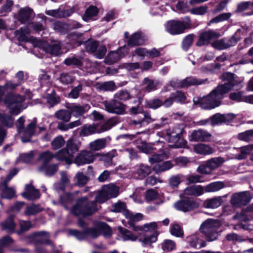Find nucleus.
I'll return each mask as SVG.
<instances>
[{"instance_id":"69168bd1","label":"nucleus","mask_w":253,"mask_h":253,"mask_svg":"<svg viewBox=\"0 0 253 253\" xmlns=\"http://www.w3.org/2000/svg\"><path fill=\"white\" fill-rule=\"evenodd\" d=\"M158 235L159 232L157 231H155L152 234L145 236L142 241L144 244L151 245L157 241Z\"/></svg>"},{"instance_id":"0e129e2a","label":"nucleus","mask_w":253,"mask_h":253,"mask_svg":"<svg viewBox=\"0 0 253 253\" xmlns=\"http://www.w3.org/2000/svg\"><path fill=\"white\" fill-rule=\"evenodd\" d=\"M175 7L178 12L180 13H186L190 12V9L188 6L187 2L184 0L178 1L175 5Z\"/></svg>"},{"instance_id":"c756f323","label":"nucleus","mask_w":253,"mask_h":253,"mask_svg":"<svg viewBox=\"0 0 253 253\" xmlns=\"http://www.w3.org/2000/svg\"><path fill=\"white\" fill-rule=\"evenodd\" d=\"M183 129H181L179 132L173 134V133L169 134V138L171 142L174 143L175 147H184L187 144V141L182 139L183 141L182 143H178L179 141L181 139Z\"/></svg>"},{"instance_id":"7ed1b4c3","label":"nucleus","mask_w":253,"mask_h":253,"mask_svg":"<svg viewBox=\"0 0 253 253\" xmlns=\"http://www.w3.org/2000/svg\"><path fill=\"white\" fill-rule=\"evenodd\" d=\"M191 20L189 16H186L184 21L171 20L167 22L166 31L171 35H179L184 33L185 30L190 29Z\"/></svg>"},{"instance_id":"f03ea898","label":"nucleus","mask_w":253,"mask_h":253,"mask_svg":"<svg viewBox=\"0 0 253 253\" xmlns=\"http://www.w3.org/2000/svg\"><path fill=\"white\" fill-rule=\"evenodd\" d=\"M131 98V96L126 90H120L114 95L113 99L105 103L106 110L109 113L123 114L125 112L126 105L118 100L125 101Z\"/></svg>"},{"instance_id":"aec40b11","label":"nucleus","mask_w":253,"mask_h":253,"mask_svg":"<svg viewBox=\"0 0 253 253\" xmlns=\"http://www.w3.org/2000/svg\"><path fill=\"white\" fill-rule=\"evenodd\" d=\"M162 106H164L166 108H168V106L165 105V100L163 101L160 98L154 97L150 99H146L143 107L146 109L156 110Z\"/></svg>"},{"instance_id":"ddd939ff","label":"nucleus","mask_w":253,"mask_h":253,"mask_svg":"<svg viewBox=\"0 0 253 253\" xmlns=\"http://www.w3.org/2000/svg\"><path fill=\"white\" fill-rule=\"evenodd\" d=\"M95 156L91 151H82L79 153L74 160V162L78 166L92 163Z\"/></svg>"},{"instance_id":"9b49d317","label":"nucleus","mask_w":253,"mask_h":253,"mask_svg":"<svg viewBox=\"0 0 253 253\" xmlns=\"http://www.w3.org/2000/svg\"><path fill=\"white\" fill-rule=\"evenodd\" d=\"M211 136V134L207 130L199 128L192 131L189 136V140L190 142H209Z\"/></svg>"},{"instance_id":"c85d7f7f","label":"nucleus","mask_w":253,"mask_h":253,"mask_svg":"<svg viewBox=\"0 0 253 253\" xmlns=\"http://www.w3.org/2000/svg\"><path fill=\"white\" fill-rule=\"evenodd\" d=\"M223 202L221 197H213L207 199L204 201V206L207 209H215L219 207Z\"/></svg>"},{"instance_id":"a18cd8bd","label":"nucleus","mask_w":253,"mask_h":253,"mask_svg":"<svg viewBox=\"0 0 253 253\" xmlns=\"http://www.w3.org/2000/svg\"><path fill=\"white\" fill-rule=\"evenodd\" d=\"M119 232L122 235L123 238L124 240H129L134 241L137 239V237L132 234L131 231L128 229L120 226L118 227Z\"/></svg>"},{"instance_id":"680f3d73","label":"nucleus","mask_w":253,"mask_h":253,"mask_svg":"<svg viewBox=\"0 0 253 253\" xmlns=\"http://www.w3.org/2000/svg\"><path fill=\"white\" fill-rule=\"evenodd\" d=\"M74 200V196L71 193H66L60 195L59 202L61 205L66 207L67 205L71 203Z\"/></svg>"},{"instance_id":"b1692460","label":"nucleus","mask_w":253,"mask_h":253,"mask_svg":"<svg viewBox=\"0 0 253 253\" xmlns=\"http://www.w3.org/2000/svg\"><path fill=\"white\" fill-rule=\"evenodd\" d=\"M81 142L76 139L70 138L67 141L65 148L69 154V156L72 157L73 155L78 151Z\"/></svg>"},{"instance_id":"dca6fc26","label":"nucleus","mask_w":253,"mask_h":253,"mask_svg":"<svg viewBox=\"0 0 253 253\" xmlns=\"http://www.w3.org/2000/svg\"><path fill=\"white\" fill-rule=\"evenodd\" d=\"M186 100V96L184 92L181 90H176L172 92L170 96L165 99V105L168 107H170L174 102L178 103H184Z\"/></svg>"},{"instance_id":"4be33fe9","label":"nucleus","mask_w":253,"mask_h":253,"mask_svg":"<svg viewBox=\"0 0 253 253\" xmlns=\"http://www.w3.org/2000/svg\"><path fill=\"white\" fill-rule=\"evenodd\" d=\"M33 13V9L30 7H25L21 8L18 11L17 19L21 23H26L30 20Z\"/></svg>"},{"instance_id":"e433bc0d","label":"nucleus","mask_w":253,"mask_h":253,"mask_svg":"<svg viewBox=\"0 0 253 253\" xmlns=\"http://www.w3.org/2000/svg\"><path fill=\"white\" fill-rule=\"evenodd\" d=\"M37 120L36 119L33 120L30 124H29L26 127L25 132L29 135V137L27 138H25L24 136H22V141L23 142H28L31 140V137L34 135L35 132V129L36 127Z\"/></svg>"},{"instance_id":"bb28decb","label":"nucleus","mask_w":253,"mask_h":253,"mask_svg":"<svg viewBox=\"0 0 253 253\" xmlns=\"http://www.w3.org/2000/svg\"><path fill=\"white\" fill-rule=\"evenodd\" d=\"M99 11L98 8L96 5H90L85 10L82 16V19L85 22L91 20L93 17L97 15Z\"/></svg>"},{"instance_id":"ea45409f","label":"nucleus","mask_w":253,"mask_h":253,"mask_svg":"<svg viewBox=\"0 0 253 253\" xmlns=\"http://www.w3.org/2000/svg\"><path fill=\"white\" fill-rule=\"evenodd\" d=\"M19 224L20 228L16 231V234L18 235H21L28 231L33 226L30 220H21L19 221Z\"/></svg>"},{"instance_id":"603ef678","label":"nucleus","mask_w":253,"mask_h":253,"mask_svg":"<svg viewBox=\"0 0 253 253\" xmlns=\"http://www.w3.org/2000/svg\"><path fill=\"white\" fill-rule=\"evenodd\" d=\"M85 48L87 52L94 53L99 46V42L97 41L87 40L84 42Z\"/></svg>"},{"instance_id":"13d9d810","label":"nucleus","mask_w":253,"mask_h":253,"mask_svg":"<svg viewBox=\"0 0 253 253\" xmlns=\"http://www.w3.org/2000/svg\"><path fill=\"white\" fill-rule=\"evenodd\" d=\"M15 195V191L12 187L8 186L4 187L2 190L1 193V198L5 199H11Z\"/></svg>"},{"instance_id":"09e8293b","label":"nucleus","mask_w":253,"mask_h":253,"mask_svg":"<svg viewBox=\"0 0 253 253\" xmlns=\"http://www.w3.org/2000/svg\"><path fill=\"white\" fill-rule=\"evenodd\" d=\"M0 123L7 127H11L14 124V118L10 115L0 113Z\"/></svg>"},{"instance_id":"4d7b16f0","label":"nucleus","mask_w":253,"mask_h":253,"mask_svg":"<svg viewBox=\"0 0 253 253\" xmlns=\"http://www.w3.org/2000/svg\"><path fill=\"white\" fill-rule=\"evenodd\" d=\"M180 88L188 87L193 85L200 84L198 80L191 78H186L180 82Z\"/></svg>"},{"instance_id":"1a4fd4ad","label":"nucleus","mask_w":253,"mask_h":253,"mask_svg":"<svg viewBox=\"0 0 253 253\" xmlns=\"http://www.w3.org/2000/svg\"><path fill=\"white\" fill-rule=\"evenodd\" d=\"M251 199L250 194L247 191L235 193L232 195L230 203L233 207L241 208L247 205Z\"/></svg>"},{"instance_id":"6e6552de","label":"nucleus","mask_w":253,"mask_h":253,"mask_svg":"<svg viewBox=\"0 0 253 253\" xmlns=\"http://www.w3.org/2000/svg\"><path fill=\"white\" fill-rule=\"evenodd\" d=\"M27 238L32 240L36 246L40 245L53 246L52 242L49 239V235L47 232L37 231L27 236Z\"/></svg>"},{"instance_id":"5fc2aeb1","label":"nucleus","mask_w":253,"mask_h":253,"mask_svg":"<svg viewBox=\"0 0 253 253\" xmlns=\"http://www.w3.org/2000/svg\"><path fill=\"white\" fill-rule=\"evenodd\" d=\"M173 166L170 161H168L162 163L160 165H155L153 169L157 173L168 170L172 168Z\"/></svg>"},{"instance_id":"39448f33","label":"nucleus","mask_w":253,"mask_h":253,"mask_svg":"<svg viewBox=\"0 0 253 253\" xmlns=\"http://www.w3.org/2000/svg\"><path fill=\"white\" fill-rule=\"evenodd\" d=\"M194 105H199L201 108L205 110H211L221 104V101L216 98L213 95H211V92L207 96L203 97L193 98Z\"/></svg>"},{"instance_id":"a878e982","label":"nucleus","mask_w":253,"mask_h":253,"mask_svg":"<svg viewBox=\"0 0 253 253\" xmlns=\"http://www.w3.org/2000/svg\"><path fill=\"white\" fill-rule=\"evenodd\" d=\"M90 107L88 104H85L82 106L73 105L69 108L71 114L75 117H79L83 116L88 111Z\"/></svg>"},{"instance_id":"473e14b6","label":"nucleus","mask_w":253,"mask_h":253,"mask_svg":"<svg viewBox=\"0 0 253 253\" xmlns=\"http://www.w3.org/2000/svg\"><path fill=\"white\" fill-rule=\"evenodd\" d=\"M61 49V45L60 43L47 44L44 47V50L46 53L54 56L60 54Z\"/></svg>"},{"instance_id":"4468645a","label":"nucleus","mask_w":253,"mask_h":253,"mask_svg":"<svg viewBox=\"0 0 253 253\" xmlns=\"http://www.w3.org/2000/svg\"><path fill=\"white\" fill-rule=\"evenodd\" d=\"M69 233L79 240H83L86 238L87 236H90L92 238L95 239V237L97 236L96 230L90 227L86 228L83 231H80L77 229H71L69 231Z\"/></svg>"},{"instance_id":"58836bf2","label":"nucleus","mask_w":253,"mask_h":253,"mask_svg":"<svg viewBox=\"0 0 253 253\" xmlns=\"http://www.w3.org/2000/svg\"><path fill=\"white\" fill-rule=\"evenodd\" d=\"M70 27L68 23L60 21L55 22L53 24L54 29L61 35L67 34L70 31Z\"/></svg>"},{"instance_id":"774afa93","label":"nucleus","mask_w":253,"mask_h":253,"mask_svg":"<svg viewBox=\"0 0 253 253\" xmlns=\"http://www.w3.org/2000/svg\"><path fill=\"white\" fill-rule=\"evenodd\" d=\"M170 234L176 237H182L184 235V232L182 228L177 223L174 224L170 229Z\"/></svg>"},{"instance_id":"3c124183","label":"nucleus","mask_w":253,"mask_h":253,"mask_svg":"<svg viewBox=\"0 0 253 253\" xmlns=\"http://www.w3.org/2000/svg\"><path fill=\"white\" fill-rule=\"evenodd\" d=\"M143 98L141 96H139L137 100L133 101L134 103H137L136 106L132 107L129 109V113L132 115H136L139 113H142L143 112V107H140L141 105Z\"/></svg>"},{"instance_id":"423d86ee","label":"nucleus","mask_w":253,"mask_h":253,"mask_svg":"<svg viewBox=\"0 0 253 253\" xmlns=\"http://www.w3.org/2000/svg\"><path fill=\"white\" fill-rule=\"evenodd\" d=\"M181 199L175 203L176 209L184 212L197 209L199 204L196 201L182 195L180 196Z\"/></svg>"},{"instance_id":"338daca9","label":"nucleus","mask_w":253,"mask_h":253,"mask_svg":"<svg viewBox=\"0 0 253 253\" xmlns=\"http://www.w3.org/2000/svg\"><path fill=\"white\" fill-rule=\"evenodd\" d=\"M65 144V140L62 136L56 137L51 141V145L53 150H57L61 148Z\"/></svg>"},{"instance_id":"6ab92c4d","label":"nucleus","mask_w":253,"mask_h":253,"mask_svg":"<svg viewBox=\"0 0 253 253\" xmlns=\"http://www.w3.org/2000/svg\"><path fill=\"white\" fill-rule=\"evenodd\" d=\"M231 89L229 84H219L211 91V95H213L221 101L224 97V95L229 92Z\"/></svg>"},{"instance_id":"79ce46f5","label":"nucleus","mask_w":253,"mask_h":253,"mask_svg":"<svg viewBox=\"0 0 253 253\" xmlns=\"http://www.w3.org/2000/svg\"><path fill=\"white\" fill-rule=\"evenodd\" d=\"M188 242L189 246L194 248H196L198 245L199 244L198 249L205 247L206 246V243L204 241H202L197 236H192L188 238Z\"/></svg>"},{"instance_id":"cd10ccee","label":"nucleus","mask_w":253,"mask_h":253,"mask_svg":"<svg viewBox=\"0 0 253 253\" xmlns=\"http://www.w3.org/2000/svg\"><path fill=\"white\" fill-rule=\"evenodd\" d=\"M2 229L8 233H12L15 232V223L12 216L7 218L3 222L1 223Z\"/></svg>"},{"instance_id":"37998d69","label":"nucleus","mask_w":253,"mask_h":253,"mask_svg":"<svg viewBox=\"0 0 253 253\" xmlns=\"http://www.w3.org/2000/svg\"><path fill=\"white\" fill-rule=\"evenodd\" d=\"M115 153L116 151H111L101 156L100 160L103 162L105 167L115 165L113 163V159L115 156Z\"/></svg>"},{"instance_id":"5701e85b","label":"nucleus","mask_w":253,"mask_h":253,"mask_svg":"<svg viewBox=\"0 0 253 253\" xmlns=\"http://www.w3.org/2000/svg\"><path fill=\"white\" fill-rule=\"evenodd\" d=\"M123 57L121 49L109 52L105 58V63L108 65H112L117 63Z\"/></svg>"},{"instance_id":"8fccbe9b","label":"nucleus","mask_w":253,"mask_h":253,"mask_svg":"<svg viewBox=\"0 0 253 253\" xmlns=\"http://www.w3.org/2000/svg\"><path fill=\"white\" fill-rule=\"evenodd\" d=\"M223 187L224 183L222 182H214L206 186L204 190L206 192H215L220 190Z\"/></svg>"},{"instance_id":"f257e3e1","label":"nucleus","mask_w":253,"mask_h":253,"mask_svg":"<svg viewBox=\"0 0 253 253\" xmlns=\"http://www.w3.org/2000/svg\"><path fill=\"white\" fill-rule=\"evenodd\" d=\"M97 210L95 201H88L87 197H83L77 199L76 204L72 207L71 212L75 216L82 215L85 217L93 215Z\"/></svg>"},{"instance_id":"4c0bfd02","label":"nucleus","mask_w":253,"mask_h":253,"mask_svg":"<svg viewBox=\"0 0 253 253\" xmlns=\"http://www.w3.org/2000/svg\"><path fill=\"white\" fill-rule=\"evenodd\" d=\"M71 111L66 109H60L55 113V117L59 120L64 122H68L71 118Z\"/></svg>"},{"instance_id":"f3484780","label":"nucleus","mask_w":253,"mask_h":253,"mask_svg":"<svg viewBox=\"0 0 253 253\" xmlns=\"http://www.w3.org/2000/svg\"><path fill=\"white\" fill-rule=\"evenodd\" d=\"M217 33L212 31H204L200 34L196 45L198 47L208 45L210 41L213 38L217 37Z\"/></svg>"},{"instance_id":"f8f14e48","label":"nucleus","mask_w":253,"mask_h":253,"mask_svg":"<svg viewBox=\"0 0 253 253\" xmlns=\"http://www.w3.org/2000/svg\"><path fill=\"white\" fill-rule=\"evenodd\" d=\"M147 41L146 37L141 31H137L133 33L127 41L128 46L132 47L143 45Z\"/></svg>"},{"instance_id":"72a5a7b5","label":"nucleus","mask_w":253,"mask_h":253,"mask_svg":"<svg viewBox=\"0 0 253 253\" xmlns=\"http://www.w3.org/2000/svg\"><path fill=\"white\" fill-rule=\"evenodd\" d=\"M143 214L140 213H137L135 214L132 213L130 218L128 221V224L130 227H132L133 230L135 231H139L142 230L141 226L136 225L135 224L136 221H139L142 219Z\"/></svg>"},{"instance_id":"052dcab7","label":"nucleus","mask_w":253,"mask_h":253,"mask_svg":"<svg viewBox=\"0 0 253 253\" xmlns=\"http://www.w3.org/2000/svg\"><path fill=\"white\" fill-rule=\"evenodd\" d=\"M42 211L39 205L33 204L31 206H28L25 211L27 215H36Z\"/></svg>"},{"instance_id":"0eeeda50","label":"nucleus","mask_w":253,"mask_h":253,"mask_svg":"<svg viewBox=\"0 0 253 253\" xmlns=\"http://www.w3.org/2000/svg\"><path fill=\"white\" fill-rule=\"evenodd\" d=\"M112 127L110 123L107 122L99 126L98 125H84L82 128L80 134L86 136L95 133H100L109 130Z\"/></svg>"},{"instance_id":"393cba45","label":"nucleus","mask_w":253,"mask_h":253,"mask_svg":"<svg viewBox=\"0 0 253 253\" xmlns=\"http://www.w3.org/2000/svg\"><path fill=\"white\" fill-rule=\"evenodd\" d=\"M193 149L197 154L203 155H210L213 152V149L209 145L201 143L195 145Z\"/></svg>"},{"instance_id":"bf43d9fd","label":"nucleus","mask_w":253,"mask_h":253,"mask_svg":"<svg viewBox=\"0 0 253 253\" xmlns=\"http://www.w3.org/2000/svg\"><path fill=\"white\" fill-rule=\"evenodd\" d=\"M98 88L100 90L113 91L117 89V86L113 81H109L101 83Z\"/></svg>"},{"instance_id":"49530a36","label":"nucleus","mask_w":253,"mask_h":253,"mask_svg":"<svg viewBox=\"0 0 253 253\" xmlns=\"http://www.w3.org/2000/svg\"><path fill=\"white\" fill-rule=\"evenodd\" d=\"M106 139L101 138L97 139L89 144V147L91 150L98 151L106 147Z\"/></svg>"},{"instance_id":"9d476101","label":"nucleus","mask_w":253,"mask_h":253,"mask_svg":"<svg viewBox=\"0 0 253 253\" xmlns=\"http://www.w3.org/2000/svg\"><path fill=\"white\" fill-rule=\"evenodd\" d=\"M212 219L207 220L203 223L200 228V232L203 233L208 242H211L216 240L218 236V234L215 228L212 227L211 223Z\"/></svg>"},{"instance_id":"c9c22d12","label":"nucleus","mask_w":253,"mask_h":253,"mask_svg":"<svg viewBox=\"0 0 253 253\" xmlns=\"http://www.w3.org/2000/svg\"><path fill=\"white\" fill-rule=\"evenodd\" d=\"M58 169V166L57 164H46L43 167V166H40L39 168V170L40 171H44L46 175L51 176L56 172Z\"/></svg>"},{"instance_id":"a19ab883","label":"nucleus","mask_w":253,"mask_h":253,"mask_svg":"<svg viewBox=\"0 0 253 253\" xmlns=\"http://www.w3.org/2000/svg\"><path fill=\"white\" fill-rule=\"evenodd\" d=\"M152 172L151 167L144 164H141L137 169L138 178L142 179L148 176Z\"/></svg>"},{"instance_id":"e2e57ef3","label":"nucleus","mask_w":253,"mask_h":253,"mask_svg":"<svg viewBox=\"0 0 253 253\" xmlns=\"http://www.w3.org/2000/svg\"><path fill=\"white\" fill-rule=\"evenodd\" d=\"M232 14L230 12L223 13L215 17L212 18L210 21V23H218L221 22L228 20L231 16Z\"/></svg>"},{"instance_id":"7c9ffc66","label":"nucleus","mask_w":253,"mask_h":253,"mask_svg":"<svg viewBox=\"0 0 253 253\" xmlns=\"http://www.w3.org/2000/svg\"><path fill=\"white\" fill-rule=\"evenodd\" d=\"M20 97L19 94H15L12 92L7 93L4 99V103L8 108H10L13 105L20 104L18 99Z\"/></svg>"},{"instance_id":"c03bdc74","label":"nucleus","mask_w":253,"mask_h":253,"mask_svg":"<svg viewBox=\"0 0 253 253\" xmlns=\"http://www.w3.org/2000/svg\"><path fill=\"white\" fill-rule=\"evenodd\" d=\"M55 158L54 154L49 151H45L40 154L39 160L42 161L41 166L44 167L46 164H48L50 161Z\"/></svg>"},{"instance_id":"864d4df0","label":"nucleus","mask_w":253,"mask_h":253,"mask_svg":"<svg viewBox=\"0 0 253 253\" xmlns=\"http://www.w3.org/2000/svg\"><path fill=\"white\" fill-rule=\"evenodd\" d=\"M28 29L27 28H21L19 30L15 31V34L18 37V40L20 42H27L29 39L26 34H29Z\"/></svg>"},{"instance_id":"2f4dec72","label":"nucleus","mask_w":253,"mask_h":253,"mask_svg":"<svg viewBox=\"0 0 253 253\" xmlns=\"http://www.w3.org/2000/svg\"><path fill=\"white\" fill-rule=\"evenodd\" d=\"M54 156L57 160L64 161L67 164H71L72 163V157L69 156V154L65 148L57 152Z\"/></svg>"},{"instance_id":"2eb2a0df","label":"nucleus","mask_w":253,"mask_h":253,"mask_svg":"<svg viewBox=\"0 0 253 253\" xmlns=\"http://www.w3.org/2000/svg\"><path fill=\"white\" fill-rule=\"evenodd\" d=\"M67 44L70 48H74L80 46L84 43V35L82 33L73 32L67 34Z\"/></svg>"},{"instance_id":"a211bd4d","label":"nucleus","mask_w":253,"mask_h":253,"mask_svg":"<svg viewBox=\"0 0 253 253\" xmlns=\"http://www.w3.org/2000/svg\"><path fill=\"white\" fill-rule=\"evenodd\" d=\"M95 227L92 228L96 231L97 235L95 238L102 234L105 237H110L112 235V230L110 226L104 222H98L95 224Z\"/></svg>"},{"instance_id":"20e7f679","label":"nucleus","mask_w":253,"mask_h":253,"mask_svg":"<svg viewBox=\"0 0 253 253\" xmlns=\"http://www.w3.org/2000/svg\"><path fill=\"white\" fill-rule=\"evenodd\" d=\"M241 33H242L241 29H238L235 34L229 39L224 38L219 40H216L211 43V45L217 50H222L226 49L235 45L241 40Z\"/></svg>"},{"instance_id":"f704fd0d","label":"nucleus","mask_w":253,"mask_h":253,"mask_svg":"<svg viewBox=\"0 0 253 253\" xmlns=\"http://www.w3.org/2000/svg\"><path fill=\"white\" fill-rule=\"evenodd\" d=\"M45 98L46 102L50 107L56 105L61 101L60 97L56 94L54 89H53L50 93L46 94Z\"/></svg>"},{"instance_id":"412c9836","label":"nucleus","mask_w":253,"mask_h":253,"mask_svg":"<svg viewBox=\"0 0 253 253\" xmlns=\"http://www.w3.org/2000/svg\"><path fill=\"white\" fill-rule=\"evenodd\" d=\"M204 193V188L200 185L188 186L183 190V196H192L198 197Z\"/></svg>"},{"instance_id":"6e6d98bb","label":"nucleus","mask_w":253,"mask_h":253,"mask_svg":"<svg viewBox=\"0 0 253 253\" xmlns=\"http://www.w3.org/2000/svg\"><path fill=\"white\" fill-rule=\"evenodd\" d=\"M237 137L239 140L245 142L253 141V129L248 130L239 133Z\"/></svg>"},{"instance_id":"de8ad7c7","label":"nucleus","mask_w":253,"mask_h":253,"mask_svg":"<svg viewBox=\"0 0 253 253\" xmlns=\"http://www.w3.org/2000/svg\"><path fill=\"white\" fill-rule=\"evenodd\" d=\"M75 77L69 73H62L60 75L59 81L63 84H72L75 80Z\"/></svg>"}]
</instances>
